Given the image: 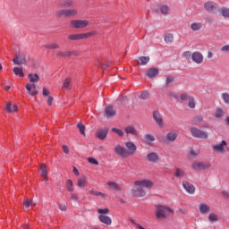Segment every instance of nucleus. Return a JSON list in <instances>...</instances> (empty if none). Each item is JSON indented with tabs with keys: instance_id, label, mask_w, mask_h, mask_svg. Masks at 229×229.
<instances>
[{
	"instance_id": "12",
	"label": "nucleus",
	"mask_w": 229,
	"mask_h": 229,
	"mask_svg": "<svg viewBox=\"0 0 229 229\" xmlns=\"http://www.w3.org/2000/svg\"><path fill=\"white\" fill-rule=\"evenodd\" d=\"M176 139H178V131H174V130L167 132L165 137V140L166 142H174Z\"/></svg>"
},
{
	"instance_id": "17",
	"label": "nucleus",
	"mask_w": 229,
	"mask_h": 229,
	"mask_svg": "<svg viewBox=\"0 0 229 229\" xmlns=\"http://www.w3.org/2000/svg\"><path fill=\"white\" fill-rule=\"evenodd\" d=\"M98 221L103 223V225H106V226H110V225H112V218L106 215H99Z\"/></svg>"
},
{
	"instance_id": "4",
	"label": "nucleus",
	"mask_w": 229,
	"mask_h": 229,
	"mask_svg": "<svg viewBox=\"0 0 229 229\" xmlns=\"http://www.w3.org/2000/svg\"><path fill=\"white\" fill-rule=\"evenodd\" d=\"M98 34V31L93 30L87 33L71 34L68 36L69 40H83V38H90Z\"/></svg>"
},
{
	"instance_id": "26",
	"label": "nucleus",
	"mask_w": 229,
	"mask_h": 229,
	"mask_svg": "<svg viewBox=\"0 0 229 229\" xmlns=\"http://www.w3.org/2000/svg\"><path fill=\"white\" fill-rule=\"evenodd\" d=\"M106 117H114L115 115V110L112 106H107L105 109Z\"/></svg>"
},
{
	"instance_id": "49",
	"label": "nucleus",
	"mask_w": 229,
	"mask_h": 229,
	"mask_svg": "<svg viewBox=\"0 0 229 229\" xmlns=\"http://www.w3.org/2000/svg\"><path fill=\"white\" fill-rule=\"evenodd\" d=\"M191 98V97L189 96L188 94L182 93V94L181 95V98H180V102H181V103H183V101H189V99H190Z\"/></svg>"
},
{
	"instance_id": "55",
	"label": "nucleus",
	"mask_w": 229,
	"mask_h": 229,
	"mask_svg": "<svg viewBox=\"0 0 229 229\" xmlns=\"http://www.w3.org/2000/svg\"><path fill=\"white\" fill-rule=\"evenodd\" d=\"M5 112H7V114H11V112H13L12 109V103L8 102L5 106Z\"/></svg>"
},
{
	"instance_id": "45",
	"label": "nucleus",
	"mask_w": 229,
	"mask_h": 229,
	"mask_svg": "<svg viewBox=\"0 0 229 229\" xmlns=\"http://www.w3.org/2000/svg\"><path fill=\"white\" fill-rule=\"evenodd\" d=\"M25 208H30V207H35V203L31 199H27L23 203Z\"/></svg>"
},
{
	"instance_id": "13",
	"label": "nucleus",
	"mask_w": 229,
	"mask_h": 229,
	"mask_svg": "<svg viewBox=\"0 0 229 229\" xmlns=\"http://www.w3.org/2000/svg\"><path fill=\"white\" fill-rule=\"evenodd\" d=\"M191 60L194 64H203V54L199 51H195L191 54Z\"/></svg>"
},
{
	"instance_id": "37",
	"label": "nucleus",
	"mask_w": 229,
	"mask_h": 229,
	"mask_svg": "<svg viewBox=\"0 0 229 229\" xmlns=\"http://www.w3.org/2000/svg\"><path fill=\"white\" fill-rule=\"evenodd\" d=\"M13 71L15 76H20V78H24V72H22V68L14 67Z\"/></svg>"
},
{
	"instance_id": "44",
	"label": "nucleus",
	"mask_w": 229,
	"mask_h": 229,
	"mask_svg": "<svg viewBox=\"0 0 229 229\" xmlns=\"http://www.w3.org/2000/svg\"><path fill=\"white\" fill-rule=\"evenodd\" d=\"M108 212H110V209H108V208L98 209V214H99V216H106Z\"/></svg>"
},
{
	"instance_id": "9",
	"label": "nucleus",
	"mask_w": 229,
	"mask_h": 229,
	"mask_svg": "<svg viewBox=\"0 0 229 229\" xmlns=\"http://www.w3.org/2000/svg\"><path fill=\"white\" fill-rule=\"evenodd\" d=\"M225 149L229 151L228 143H226L225 140H222L219 144L213 146V150L216 153H221L222 155H224Z\"/></svg>"
},
{
	"instance_id": "16",
	"label": "nucleus",
	"mask_w": 229,
	"mask_h": 229,
	"mask_svg": "<svg viewBox=\"0 0 229 229\" xmlns=\"http://www.w3.org/2000/svg\"><path fill=\"white\" fill-rule=\"evenodd\" d=\"M106 135H108V129L106 128L98 130L96 132V137L100 140H105V139H106Z\"/></svg>"
},
{
	"instance_id": "1",
	"label": "nucleus",
	"mask_w": 229,
	"mask_h": 229,
	"mask_svg": "<svg viewBox=\"0 0 229 229\" xmlns=\"http://www.w3.org/2000/svg\"><path fill=\"white\" fill-rule=\"evenodd\" d=\"M125 148L119 144L114 147V152L120 158H128L137 153V145L133 141L125 142Z\"/></svg>"
},
{
	"instance_id": "47",
	"label": "nucleus",
	"mask_w": 229,
	"mask_h": 229,
	"mask_svg": "<svg viewBox=\"0 0 229 229\" xmlns=\"http://www.w3.org/2000/svg\"><path fill=\"white\" fill-rule=\"evenodd\" d=\"M222 17L229 18V9L228 8H222L220 11Z\"/></svg>"
},
{
	"instance_id": "33",
	"label": "nucleus",
	"mask_w": 229,
	"mask_h": 229,
	"mask_svg": "<svg viewBox=\"0 0 229 229\" xmlns=\"http://www.w3.org/2000/svg\"><path fill=\"white\" fill-rule=\"evenodd\" d=\"M67 18L76 17L78 15V10L74 8L66 9Z\"/></svg>"
},
{
	"instance_id": "42",
	"label": "nucleus",
	"mask_w": 229,
	"mask_h": 229,
	"mask_svg": "<svg viewBox=\"0 0 229 229\" xmlns=\"http://www.w3.org/2000/svg\"><path fill=\"white\" fill-rule=\"evenodd\" d=\"M164 39L166 44H172L173 40H174V36L173 34H166Z\"/></svg>"
},
{
	"instance_id": "43",
	"label": "nucleus",
	"mask_w": 229,
	"mask_h": 229,
	"mask_svg": "<svg viewBox=\"0 0 229 229\" xmlns=\"http://www.w3.org/2000/svg\"><path fill=\"white\" fill-rule=\"evenodd\" d=\"M188 106L189 108H196V100L191 97L188 100Z\"/></svg>"
},
{
	"instance_id": "11",
	"label": "nucleus",
	"mask_w": 229,
	"mask_h": 229,
	"mask_svg": "<svg viewBox=\"0 0 229 229\" xmlns=\"http://www.w3.org/2000/svg\"><path fill=\"white\" fill-rule=\"evenodd\" d=\"M146 158L149 164H158V162H160V155L157 152H149Z\"/></svg>"
},
{
	"instance_id": "24",
	"label": "nucleus",
	"mask_w": 229,
	"mask_h": 229,
	"mask_svg": "<svg viewBox=\"0 0 229 229\" xmlns=\"http://www.w3.org/2000/svg\"><path fill=\"white\" fill-rule=\"evenodd\" d=\"M124 131H125V133H127V135H133V136L139 135V131H137L135 130V127H133V126L125 127Z\"/></svg>"
},
{
	"instance_id": "28",
	"label": "nucleus",
	"mask_w": 229,
	"mask_h": 229,
	"mask_svg": "<svg viewBox=\"0 0 229 229\" xmlns=\"http://www.w3.org/2000/svg\"><path fill=\"white\" fill-rule=\"evenodd\" d=\"M107 185L112 191H116V192H120V191H122L121 186H118V184L114 182H108Z\"/></svg>"
},
{
	"instance_id": "10",
	"label": "nucleus",
	"mask_w": 229,
	"mask_h": 229,
	"mask_svg": "<svg viewBox=\"0 0 229 229\" xmlns=\"http://www.w3.org/2000/svg\"><path fill=\"white\" fill-rule=\"evenodd\" d=\"M152 117L158 128H164V119L162 118V114H160L159 111H153Z\"/></svg>"
},
{
	"instance_id": "57",
	"label": "nucleus",
	"mask_w": 229,
	"mask_h": 229,
	"mask_svg": "<svg viewBox=\"0 0 229 229\" xmlns=\"http://www.w3.org/2000/svg\"><path fill=\"white\" fill-rule=\"evenodd\" d=\"M174 81V78L173 77H167L165 80V85L166 87H169V85H171V83H173Z\"/></svg>"
},
{
	"instance_id": "62",
	"label": "nucleus",
	"mask_w": 229,
	"mask_h": 229,
	"mask_svg": "<svg viewBox=\"0 0 229 229\" xmlns=\"http://www.w3.org/2000/svg\"><path fill=\"white\" fill-rule=\"evenodd\" d=\"M47 105H48L49 106H51V105H53V97L48 96V98H47Z\"/></svg>"
},
{
	"instance_id": "38",
	"label": "nucleus",
	"mask_w": 229,
	"mask_h": 229,
	"mask_svg": "<svg viewBox=\"0 0 229 229\" xmlns=\"http://www.w3.org/2000/svg\"><path fill=\"white\" fill-rule=\"evenodd\" d=\"M174 176L176 178H183V176H185V172H183V170H182L180 168H176L175 173H174Z\"/></svg>"
},
{
	"instance_id": "31",
	"label": "nucleus",
	"mask_w": 229,
	"mask_h": 229,
	"mask_svg": "<svg viewBox=\"0 0 229 229\" xmlns=\"http://www.w3.org/2000/svg\"><path fill=\"white\" fill-rule=\"evenodd\" d=\"M201 28H203V24H201V22H193L191 24V30H192V31H199Z\"/></svg>"
},
{
	"instance_id": "63",
	"label": "nucleus",
	"mask_w": 229,
	"mask_h": 229,
	"mask_svg": "<svg viewBox=\"0 0 229 229\" xmlns=\"http://www.w3.org/2000/svg\"><path fill=\"white\" fill-rule=\"evenodd\" d=\"M199 154V149H196V150H191V155H194L195 157L198 156Z\"/></svg>"
},
{
	"instance_id": "54",
	"label": "nucleus",
	"mask_w": 229,
	"mask_h": 229,
	"mask_svg": "<svg viewBox=\"0 0 229 229\" xmlns=\"http://www.w3.org/2000/svg\"><path fill=\"white\" fill-rule=\"evenodd\" d=\"M141 99H149V92L148 91H143L140 94Z\"/></svg>"
},
{
	"instance_id": "56",
	"label": "nucleus",
	"mask_w": 229,
	"mask_h": 229,
	"mask_svg": "<svg viewBox=\"0 0 229 229\" xmlns=\"http://www.w3.org/2000/svg\"><path fill=\"white\" fill-rule=\"evenodd\" d=\"M70 199H72V201H79L80 198H78V195L74 194V193H71L69 195Z\"/></svg>"
},
{
	"instance_id": "25",
	"label": "nucleus",
	"mask_w": 229,
	"mask_h": 229,
	"mask_svg": "<svg viewBox=\"0 0 229 229\" xmlns=\"http://www.w3.org/2000/svg\"><path fill=\"white\" fill-rule=\"evenodd\" d=\"M156 138L153 134H145L143 137V141L145 144H151V142H155Z\"/></svg>"
},
{
	"instance_id": "18",
	"label": "nucleus",
	"mask_w": 229,
	"mask_h": 229,
	"mask_svg": "<svg viewBox=\"0 0 229 229\" xmlns=\"http://www.w3.org/2000/svg\"><path fill=\"white\" fill-rule=\"evenodd\" d=\"M26 90L29 92L30 96H37V94H38L37 85L35 84H27Z\"/></svg>"
},
{
	"instance_id": "48",
	"label": "nucleus",
	"mask_w": 229,
	"mask_h": 229,
	"mask_svg": "<svg viewBox=\"0 0 229 229\" xmlns=\"http://www.w3.org/2000/svg\"><path fill=\"white\" fill-rule=\"evenodd\" d=\"M221 98L226 105H229V93H222Z\"/></svg>"
},
{
	"instance_id": "52",
	"label": "nucleus",
	"mask_w": 229,
	"mask_h": 229,
	"mask_svg": "<svg viewBox=\"0 0 229 229\" xmlns=\"http://www.w3.org/2000/svg\"><path fill=\"white\" fill-rule=\"evenodd\" d=\"M41 175L42 176H47V169L46 168V165H41Z\"/></svg>"
},
{
	"instance_id": "22",
	"label": "nucleus",
	"mask_w": 229,
	"mask_h": 229,
	"mask_svg": "<svg viewBox=\"0 0 229 229\" xmlns=\"http://www.w3.org/2000/svg\"><path fill=\"white\" fill-rule=\"evenodd\" d=\"M72 4H73V2L72 0H63L59 2L58 6L59 8H71Z\"/></svg>"
},
{
	"instance_id": "14",
	"label": "nucleus",
	"mask_w": 229,
	"mask_h": 229,
	"mask_svg": "<svg viewBox=\"0 0 229 229\" xmlns=\"http://www.w3.org/2000/svg\"><path fill=\"white\" fill-rule=\"evenodd\" d=\"M182 187L188 192V194H194L196 192V187L189 182H183Z\"/></svg>"
},
{
	"instance_id": "50",
	"label": "nucleus",
	"mask_w": 229,
	"mask_h": 229,
	"mask_svg": "<svg viewBox=\"0 0 229 229\" xmlns=\"http://www.w3.org/2000/svg\"><path fill=\"white\" fill-rule=\"evenodd\" d=\"M182 58H185L186 60H189L190 58H192V53L191 51H185L182 53Z\"/></svg>"
},
{
	"instance_id": "64",
	"label": "nucleus",
	"mask_w": 229,
	"mask_h": 229,
	"mask_svg": "<svg viewBox=\"0 0 229 229\" xmlns=\"http://www.w3.org/2000/svg\"><path fill=\"white\" fill-rule=\"evenodd\" d=\"M222 195L225 197V198H227L229 199V192L226 191H222Z\"/></svg>"
},
{
	"instance_id": "32",
	"label": "nucleus",
	"mask_w": 229,
	"mask_h": 229,
	"mask_svg": "<svg viewBox=\"0 0 229 229\" xmlns=\"http://www.w3.org/2000/svg\"><path fill=\"white\" fill-rule=\"evenodd\" d=\"M28 77L30 79V83H37V82H38V80H40V77L37 73H35V74L30 73L28 75Z\"/></svg>"
},
{
	"instance_id": "6",
	"label": "nucleus",
	"mask_w": 229,
	"mask_h": 229,
	"mask_svg": "<svg viewBox=\"0 0 229 229\" xmlns=\"http://www.w3.org/2000/svg\"><path fill=\"white\" fill-rule=\"evenodd\" d=\"M70 24L75 30H83L89 26V22L87 20H73L70 21Z\"/></svg>"
},
{
	"instance_id": "29",
	"label": "nucleus",
	"mask_w": 229,
	"mask_h": 229,
	"mask_svg": "<svg viewBox=\"0 0 229 229\" xmlns=\"http://www.w3.org/2000/svg\"><path fill=\"white\" fill-rule=\"evenodd\" d=\"M63 89L64 90H71L72 85H71V78H66L63 82Z\"/></svg>"
},
{
	"instance_id": "61",
	"label": "nucleus",
	"mask_w": 229,
	"mask_h": 229,
	"mask_svg": "<svg viewBox=\"0 0 229 229\" xmlns=\"http://www.w3.org/2000/svg\"><path fill=\"white\" fill-rule=\"evenodd\" d=\"M110 65H112V63L107 61L106 64H102V69H106V67H110Z\"/></svg>"
},
{
	"instance_id": "60",
	"label": "nucleus",
	"mask_w": 229,
	"mask_h": 229,
	"mask_svg": "<svg viewBox=\"0 0 229 229\" xmlns=\"http://www.w3.org/2000/svg\"><path fill=\"white\" fill-rule=\"evenodd\" d=\"M43 96L49 97V89L43 88Z\"/></svg>"
},
{
	"instance_id": "40",
	"label": "nucleus",
	"mask_w": 229,
	"mask_h": 229,
	"mask_svg": "<svg viewBox=\"0 0 229 229\" xmlns=\"http://www.w3.org/2000/svg\"><path fill=\"white\" fill-rule=\"evenodd\" d=\"M208 219V221H210V223H217V221H219L217 215H216L215 213L209 214Z\"/></svg>"
},
{
	"instance_id": "15",
	"label": "nucleus",
	"mask_w": 229,
	"mask_h": 229,
	"mask_svg": "<svg viewBox=\"0 0 229 229\" xmlns=\"http://www.w3.org/2000/svg\"><path fill=\"white\" fill-rule=\"evenodd\" d=\"M13 62L15 65H24L26 64V55H16Z\"/></svg>"
},
{
	"instance_id": "59",
	"label": "nucleus",
	"mask_w": 229,
	"mask_h": 229,
	"mask_svg": "<svg viewBox=\"0 0 229 229\" xmlns=\"http://www.w3.org/2000/svg\"><path fill=\"white\" fill-rule=\"evenodd\" d=\"M63 150L65 153V155H69V147H67V145L63 146Z\"/></svg>"
},
{
	"instance_id": "7",
	"label": "nucleus",
	"mask_w": 229,
	"mask_h": 229,
	"mask_svg": "<svg viewBox=\"0 0 229 229\" xmlns=\"http://www.w3.org/2000/svg\"><path fill=\"white\" fill-rule=\"evenodd\" d=\"M211 164L209 162H194L191 165V167L194 171H205L210 169Z\"/></svg>"
},
{
	"instance_id": "51",
	"label": "nucleus",
	"mask_w": 229,
	"mask_h": 229,
	"mask_svg": "<svg viewBox=\"0 0 229 229\" xmlns=\"http://www.w3.org/2000/svg\"><path fill=\"white\" fill-rule=\"evenodd\" d=\"M88 162L89 164H92L93 165H99V162L98 160H96V158H94V157H89Z\"/></svg>"
},
{
	"instance_id": "34",
	"label": "nucleus",
	"mask_w": 229,
	"mask_h": 229,
	"mask_svg": "<svg viewBox=\"0 0 229 229\" xmlns=\"http://www.w3.org/2000/svg\"><path fill=\"white\" fill-rule=\"evenodd\" d=\"M89 194H91L92 196L100 197V198H106V194L101 191H94V190L89 191Z\"/></svg>"
},
{
	"instance_id": "5",
	"label": "nucleus",
	"mask_w": 229,
	"mask_h": 229,
	"mask_svg": "<svg viewBox=\"0 0 229 229\" xmlns=\"http://www.w3.org/2000/svg\"><path fill=\"white\" fill-rule=\"evenodd\" d=\"M190 131L192 135V137H195V139H208V132L199 130L196 127H191L190 129Z\"/></svg>"
},
{
	"instance_id": "41",
	"label": "nucleus",
	"mask_w": 229,
	"mask_h": 229,
	"mask_svg": "<svg viewBox=\"0 0 229 229\" xmlns=\"http://www.w3.org/2000/svg\"><path fill=\"white\" fill-rule=\"evenodd\" d=\"M159 12L163 14V15H167V13H169V7L165 4L161 5L159 7Z\"/></svg>"
},
{
	"instance_id": "21",
	"label": "nucleus",
	"mask_w": 229,
	"mask_h": 229,
	"mask_svg": "<svg viewBox=\"0 0 229 229\" xmlns=\"http://www.w3.org/2000/svg\"><path fill=\"white\" fill-rule=\"evenodd\" d=\"M87 176L82 175L77 180V185L80 189H83V187H87Z\"/></svg>"
},
{
	"instance_id": "27",
	"label": "nucleus",
	"mask_w": 229,
	"mask_h": 229,
	"mask_svg": "<svg viewBox=\"0 0 229 229\" xmlns=\"http://www.w3.org/2000/svg\"><path fill=\"white\" fill-rule=\"evenodd\" d=\"M65 188L68 191V192H73L74 191V183L72 182V180L68 179L66 181Z\"/></svg>"
},
{
	"instance_id": "23",
	"label": "nucleus",
	"mask_w": 229,
	"mask_h": 229,
	"mask_svg": "<svg viewBox=\"0 0 229 229\" xmlns=\"http://www.w3.org/2000/svg\"><path fill=\"white\" fill-rule=\"evenodd\" d=\"M146 74L148 78H155L158 76V69L157 68H150L146 72Z\"/></svg>"
},
{
	"instance_id": "35",
	"label": "nucleus",
	"mask_w": 229,
	"mask_h": 229,
	"mask_svg": "<svg viewBox=\"0 0 229 229\" xmlns=\"http://www.w3.org/2000/svg\"><path fill=\"white\" fill-rule=\"evenodd\" d=\"M45 49H60V44L49 43L44 46Z\"/></svg>"
},
{
	"instance_id": "46",
	"label": "nucleus",
	"mask_w": 229,
	"mask_h": 229,
	"mask_svg": "<svg viewBox=\"0 0 229 229\" xmlns=\"http://www.w3.org/2000/svg\"><path fill=\"white\" fill-rule=\"evenodd\" d=\"M112 131H114V133H116V135H118L119 137H124V131H123V130L112 128Z\"/></svg>"
},
{
	"instance_id": "36",
	"label": "nucleus",
	"mask_w": 229,
	"mask_h": 229,
	"mask_svg": "<svg viewBox=\"0 0 229 229\" xmlns=\"http://www.w3.org/2000/svg\"><path fill=\"white\" fill-rule=\"evenodd\" d=\"M55 15L58 19L62 17L67 18V9H62V10L56 11Z\"/></svg>"
},
{
	"instance_id": "19",
	"label": "nucleus",
	"mask_w": 229,
	"mask_h": 229,
	"mask_svg": "<svg viewBox=\"0 0 229 229\" xmlns=\"http://www.w3.org/2000/svg\"><path fill=\"white\" fill-rule=\"evenodd\" d=\"M55 56H58L59 58H71V56H72V52L69 50L57 51Z\"/></svg>"
},
{
	"instance_id": "58",
	"label": "nucleus",
	"mask_w": 229,
	"mask_h": 229,
	"mask_svg": "<svg viewBox=\"0 0 229 229\" xmlns=\"http://www.w3.org/2000/svg\"><path fill=\"white\" fill-rule=\"evenodd\" d=\"M220 51H222V53H229V45H225L220 48Z\"/></svg>"
},
{
	"instance_id": "30",
	"label": "nucleus",
	"mask_w": 229,
	"mask_h": 229,
	"mask_svg": "<svg viewBox=\"0 0 229 229\" xmlns=\"http://www.w3.org/2000/svg\"><path fill=\"white\" fill-rule=\"evenodd\" d=\"M149 63V56H140L138 60L139 65H146Z\"/></svg>"
},
{
	"instance_id": "39",
	"label": "nucleus",
	"mask_w": 229,
	"mask_h": 229,
	"mask_svg": "<svg viewBox=\"0 0 229 229\" xmlns=\"http://www.w3.org/2000/svg\"><path fill=\"white\" fill-rule=\"evenodd\" d=\"M216 119H221L225 117V111L222 108H217L215 114Z\"/></svg>"
},
{
	"instance_id": "53",
	"label": "nucleus",
	"mask_w": 229,
	"mask_h": 229,
	"mask_svg": "<svg viewBox=\"0 0 229 229\" xmlns=\"http://www.w3.org/2000/svg\"><path fill=\"white\" fill-rule=\"evenodd\" d=\"M77 128H79L80 132L81 133V135H85V125H83L81 123H78Z\"/></svg>"
},
{
	"instance_id": "3",
	"label": "nucleus",
	"mask_w": 229,
	"mask_h": 229,
	"mask_svg": "<svg viewBox=\"0 0 229 229\" xmlns=\"http://www.w3.org/2000/svg\"><path fill=\"white\" fill-rule=\"evenodd\" d=\"M155 214L157 221H165L167 217L171 216V214H174V209L168 206L157 204L156 205Z\"/></svg>"
},
{
	"instance_id": "8",
	"label": "nucleus",
	"mask_w": 229,
	"mask_h": 229,
	"mask_svg": "<svg viewBox=\"0 0 229 229\" xmlns=\"http://www.w3.org/2000/svg\"><path fill=\"white\" fill-rule=\"evenodd\" d=\"M204 8L206 12L209 13H217V10H219V5L216 4V2L208 1L204 4Z\"/></svg>"
},
{
	"instance_id": "2",
	"label": "nucleus",
	"mask_w": 229,
	"mask_h": 229,
	"mask_svg": "<svg viewBox=\"0 0 229 229\" xmlns=\"http://www.w3.org/2000/svg\"><path fill=\"white\" fill-rule=\"evenodd\" d=\"M134 185H135L136 189H132L131 191V196L133 198H144V196H146V191H144V188L145 189H152L153 182H151L148 179H144L141 181H135ZM142 187H144V188H142Z\"/></svg>"
},
{
	"instance_id": "20",
	"label": "nucleus",
	"mask_w": 229,
	"mask_h": 229,
	"mask_svg": "<svg viewBox=\"0 0 229 229\" xmlns=\"http://www.w3.org/2000/svg\"><path fill=\"white\" fill-rule=\"evenodd\" d=\"M199 211L200 214L207 215L208 212H210V206L205 203H200L199 205Z\"/></svg>"
}]
</instances>
